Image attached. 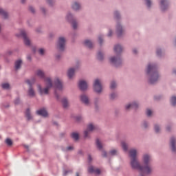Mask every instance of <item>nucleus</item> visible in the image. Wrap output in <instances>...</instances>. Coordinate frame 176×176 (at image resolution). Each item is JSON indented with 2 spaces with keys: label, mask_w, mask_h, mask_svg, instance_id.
Returning a JSON list of instances; mask_svg holds the SVG:
<instances>
[{
  "label": "nucleus",
  "mask_w": 176,
  "mask_h": 176,
  "mask_svg": "<svg viewBox=\"0 0 176 176\" xmlns=\"http://www.w3.org/2000/svg\"><path fill=\"white\" fill-rule=\"evenodd\" d=\"M129 156L131 157V167L133 170H139L141 171L140 176H144V174H151L152 170L149 167V162H151V155L145 154L143 155V162L144 166L140 164L137 160V150L132 149L129 151Z\"/></svg>",
  "instance_id": "obj_1"
},
{
  "label": "nucleus",
  "mask_w": 176,
  "mask_h": 176,
  "mask_svg": "<svg viewBox=\"0 0 176 176\" xmlns=\"http://www.w3.org/2000/svg\"><path fill=\"white\" fill-rule=\"evenodd\" d=\"M146 74L148 76V83L150 85H155L159 80V78H160L159 72H157V64L148 63Z\"/></svg>",
  "instance_id": "obj_2"
},
{
  "label": "nucleus",
  "mask_w": 176,
  "mask_h": 176,
  "mask_svg": "<svg viewBox=\"0 0 176 176\" xmlns=\"http://www.w3.org/2000/svg\"><path fill=\"white\" fill-rule=\"evenodd\" d=\"M122 52H123L122 45L119 44L116 45L114 46V52L116 55L109 58L111 64L114 67H116V68L122 65Z\"/></svg>",
  "instance_id": "obj_3"
},
{
  "label": "nucleus",
  "mask_w": 176,
  "mask_h": 176,
  "mask_svg": "<svg viewBox=\"0 0 176 176\" xmlns=\"http://www.w3.org/2000/svg\"><path fill=\"white\" fill-rule=\"evenodd\" d=\"M45 82H47V84L45 88L42 89V86L41 85H38V89L40 94H49V90L53 87V82H52V79L50 78H47L45 79Z\"/></svg>",
  "instance_id": "obj_4"
},
{
  "label": "nucleus",
  "mask_w": 176,
  "mask_h": 176,
  "mask_svg": "<svg viewBox=\"0 0 176 176\" xmlns=\"http://www.w3.org/2000/svg\"><path fill=\"white\" fill-rule=\"evenodd\" d=\"M25 82L27 83V85H29V89L28 91V94L29 97H35V91L32 87V85H34L35 82H36V78L35 77H32L31 80L27 79L25 80Z\"/></svg>",
  "instance_id": "obj_5"
},
{
  "label": "nucleus",
  "mask_w": 176,
  "mask_h": 176,
  "mask_svg": "<svg viewBox=\"0 0 176 176\" xmlns=\"http://www.w3.org/2000/svg\"><path fill=\"white\" fill-rule=\"evenodd\" d=\"M16 36L17 38H23V42L26 46H30L31 45V41L30 38L27 36V33H25V30H21L19 34H16Z\"/></svg>",
  "instance_id": "obj_6"
},
{
  "label": "nucleus",
  "mask_w": 176,
  "mask_h": 176,
  "mask_svg": "<svg viewBox=\"0 0 176 176\" xmlns=\"http://www.w3.org/2000/svg\"><path fill=\"white\" fill-rule=\"evenodd\" d=\"M67 21L72 24L74 30L78 28V23H76V19H74V16L71 13H68L66 17Z\"/></svg>",
  "instance_id": "obj_7"
},
{
  "label": "nucleus",
  "mask_w": 176,
  "mask_h": 176,
  "mask_svg": "<svg viewBox=\"0 0 176 176\" xmlns=\"http://www.w3.org/2000/svg\"><path fill=\"white\" fill-rule=\"evenodd\" d=\"M57 48L58 49L59 52H64L65 49V38L59 37L58 40Z\"/></svg>",
  "instance_id": "obj_8"
},
{
  "label": "nucleus",
  "mask_w": 176,
  "mask_h": 176,
  "mask_svg": "<svg viewBox=\"0 0 176 176\" xmlns=\"http://www.w3.org/2000/svg\"><path fill=\"white\" fill-rule=\"evenodd\" d=\"M94 90L98 94H100L102 91V85L100 82V80L96 79L94 83Z\"/></svg>",
  "instance_id": "obj_9"
},
{
  "label": "nucleus",
  "mask_w": 176,
  "mask_h": 176,
  "mask_svg": "<svg viewBox=\"0 0 176 176\" xmlns=\"http://www.w3.org/2000/svg\"><path fill=\"white\" fill-rule=\"evenodd\" d=\"M78 87L81 91H86L87 90V82L85 80H80Z\"/></svg>",
  "instance_id": "obj_10"
},
{
  "label": "nucleus",
  "mask_w": 176,
  "mask_h": 176,
  "mask_svg": "<svg viewBox=\"0 0 176 176\" xmlns=\"http://www.w3.org/2000/svg\"><path fill=\"white\" fill-rule=\"evenodd\" d=\"M116 34L118 38H121L122 35H123V28L122 27V25H120V23L118 22L117 23L116 26Z\"/></svg>",
  "instance_id": "obj_11"
},
{
  "label": "nucleus",
  "mask_w": 176,
  "mask_h": 176,
  "mask_svg": "<svg viewBox=\"0 0 176 176\" xmlns=\"http://www.w3.org/2000/svg\"><path fill=\"white\" fill-rule=\"evenodd\" d=\"M160 8L162 12H164L168 9V1L167 0H161L160 1Z\"/></svg>",
  "instance_id": "obj_12"
},
{
  "label": "nucleus",
  "mask_w": 176,
  "mask_h": 176,
  "mask_svg": "<svg viewBox=\"0 0 176 176\" xmlns=\"http://www.w3.org/2000/svg\"><path fill=\"white\" fill-rule=\"evenodd\" d=\"M170 145L172 152L176 153V139L174 137L170 138Z\"/></svg>",
  "instance_id": "obj_13"
},
{
  "label": "nucleus",
  "mask_w": 176,
  "mask_h": 176,
  "mask_svg": "<svg viewBox=\"0 0 176 176\" xmlns=\"http://www.w3.org/2000/svg\"><path fill=\"white\" fill-rule=\"evenodd\" d=\"M55 89L58 90H63V82L60 80L59 78H56L54 82Z\"/></svg>",
  "instance_id": "obj_14"
},
{
  "label": "nucleus",
  "mask_w": 176,
  "mask_h": 176,
  "mask_svg": "<svg viewBox=\"0 0 176 176\" xmlns=\"http://www.w3.org/2000/svg\"><path fill=\"white\" fill-rule=\"evenodd\" d=\"M131 108L132 109H138V103L136 102H133L132 103H130L125 107V109H130Z\"/></svg>",
  "instance_id": "obj_15"
},
{
  "label": "nucleus",
  "mask_w": 176,
  "mask_h": 176,
  "mask_svg": "<svg viewBox=\"0 0 176 176\" xmlns=\"http://www.w3.org/2000/svg\"><path fill=\"white\" fill-rule=\"evenodd\" d=\"M36 113L39 116H43V118H46L47 117V111H46V109H41L39 110H38L36 111Z\"/></svg>",
  "instance_id": "obj_16"
},
{
  "label": "nucleus",
  "mask_w": 176,
  "mask_h": 176,
  "mask_svg": "<svg viewBox=\"0 0 176 176\" xmlns=\"http://www.w3.org/2000/svg\"><path fill=\"white\" fill-rule=\"evenodd\" d=\"M80 101L83 102L85 105H89V97L86 94H82L80 97Z\"/></svg>",
  "instance_id": "obj_17"
},
{
  "label": "nucleus",
  "mask_w": 176,
  "mask_h": 176,
  "mask_svg": "<svg viewBox=\"0 0 176 176\" xmlns=\"http://www.w3.org/2000/svg\"><path fill=\"white\" fill-rule=\"evenodd\" d=\"M23 64V60L21 59H19L14 63V68L15 71H19L20 68H21V65Z\"/></svg>",
  "instance_id": "obj_18"
},
{
  "label": "nucleus",
  "mask_w": 176,
  "mask_h": 176,
  "mask_svg": "<svg viewBox=\"0 0 176 176\" xmlns=\"http://www.w3.org/2000/svg\"><path fill=\"white\" fill-rule=\"evenodd\" d=\"M88 172L89 174H93V173H95V174H97L98 175L101 174V170L100 169H95L93 166L89 168Z\"/></svg>",
  "instance_id": "obj_19"
},
{
  "label": "nucleus",
  "mask_w": 176,
  "mask_h": 176,
  "mask_svg": "<svg viewBox=\"0 0 176 176\" xmlns=\"http://www.w3.org/2000/svg\"><path fill=\"white\" fill-rule=\"evenodd\" d=\"M74 75H75V69L70 68L67 72V76L69 79H72V78H74Z\"/></svg>",
  "instance_id": "obj_20"
},
{
  "label": "nucleus",
  "mask_w": 176,
  "mask_h": 176,
  "mask_svg": "<svg viewBox=\"0 0 176 176\" xmlns=\"http://www.w3.org/2000/svg\"><path fill=\"white\" fill-rule=\"evenodd\" d=\"M25 116L27 120H31V119H32V116H31V111L30 110V108L26 109L25 112Z\"/></svg>",
  "instance_id": "obj_21"
},
{
  "label": "nucleus",
  "mask_w": 176,
  "mask_h": 176,
  "mask_svg": "<svg viewBox=\"0 0 176 176\" xmlns=\"http://www.w3.org/2000/svg\"><path fill=\"white\" fill-rule=\"evenodd\" d=\"M84 45L88 47V49H93V43L90 40H85L84 41Z\"/></svg>",
  "instance_id": "obj_22"
},
{
  "label": "nucleus",
  "mask_w": 176,
  "mask_h": 176,
  "mask_svg": "<svg viewBox=\"0 0 176 176\" xmlns=\"http://www.w3.org/2000/svg\"><path fill=\"white\" fill-rule=\"evenodd\" d=\"M72 8L73 9V10H79V9H80V4L76 1H75L74 3H72Z\"/></svg>",
  "instance_id": "obj_23"
},
{
  "label": "nucleus",
  "mask_w": 176,
  "mask_h": 176,
  "mask_svg": "<svg viewBox=\"0 0 176 176\" xmlns=\"http://www.w3.org/2000/svg\"><path fill=\"white\" fill-rule=\"evenodd\" d=\"M36 75L38 78H41V79H45V72H43V71L38 70L36 72Z\"/></svg>",
  "instance_id": "obj_24"
},
{
  "label": "nucleus",
  "mask_w": 176,
  "mask_h": 176,
  "mask_svg": "<svg viewBox=\"0 0 176 176\" xmlns=\"http://www.w3.org/2000/svg\"><path fill=\"white\" fill-rule=\"evenodd\" d=\"M71 137L74 141H78L79 140V133L74 132L71 134Z\"/></svg>",
  "instance_id": "obj_25"
},
{
  "label": "nucleus",
  "mask_w": 176,
  "mask_h": 176,
  "mask_svg": "<svg viewBox=\"0 0 176 176\" xmlns=\"http://www.w3.org/2000/svg\"><path fill=\"white\" fill-rule=\"evenodd\" d=\"M114 19L117 21H119V20H120L121 16H120V13L119 12V11L114 12Z\"/></svg>",
  "instance_id": "obj_26"
},
{
  "label": "nucleus",
  "mask_w": 176,
  "mask_h": 176,
  "mask_svg": "<svg viewBox=\"0 0 176 176\" xmlns=\"http://www.w3.org/2000/svg\"><path fill=\"white\" fill-rule=\"evenodd\" d=\"M62 104H63V108H67L68 107V99H67V98H64L62 100Z\"/></svg>",
  "instance_id": "obj_27"
},
{
  "label": "nucleus",
  "mask_w": 176,
  "mask_h": 176,
  "mask_svg": "<svg viewBox=\"0 0 176 176\" xmlns=\"http://www.w3.org/2000/svg\"><path fill=\"white\" fill-rule=\"evenodd\" d=\"M97 58L99 60V61H102V60H104V54L101 53V51L98 52Z\"/></svg>",
  "instance_id": "obj_28"
},
{
  "label": "nucleus",
  "mask_w": 176,
  "mask_h": 176,
  "mask_svg": "<svg viewBox=\"0 0 176 176\" xmlns=\"http://www.w3.org/2000/svg\"><path fill=\"white\" fill-rule=\"evenodd\" d=\"M0 14H1L5 19H8V12H5L3 9H0Z\"/></svg>",
  "instance_id": "obj_29"
},
{
  "label": "nucleus",
  "mask_w": 176,
  "mask_h": 176,
  "mask_svg": "<svg viewBox=\"0 0 176 176\" xmlns=\"http://www.w3.org/2000/svg\"><path fill=\"white\" fill-rule=\"evenodd\" d=\"M96 146L99 151L102 149V144H101V142H100V139H96Z\"/></svg>",
  "instance_id": "obj_30"
},
{
  "label": "nucleus",
  "mask_w": 176,
  "mask_h": 176,
  "mask_svg": "<svg viewBox=\"0 0 176 176\" xmlns=\"http://www.w3.org/2000/svg\"><path fill=\"white\" fill-rule=\"evenodd\" d=\"M170 104L173 107L176 105V96H172L170 98Z\"/></svg>",
  "instance_id": "obj_31"
},
{
  "label": "nucleus",
  "mask_w": 176,
  "mask_h": 176,
  "mask_svg": "<svg viewBox=\"0 0 176 176\" xmlns=\"http://www.w3.org/2000/svg\"><path fill=\"white\" fill-rule=\"evenodd\" d=\"M1 87H2V89H4L5 90H9V89L10 87V85H9V83H3L1 85Z\"/></svg>",
  "instance_id": "obj_32"
},
{
  "label": "nucleus",
  "mask_w": 176,
  "mask_h": 176,
  "mask_svg": "<svg viewBox=\"0 0 176 176\" xmlns=\"http://www.w3.org/2000/svg\"><path fill=\"white\" fill-rule=\"evenodd\" d=\"M121 145H122V148L124 149V151L125 152H127V151H128V149H129V148L127 147V144H126V142H122L121 143Z\"/></svg>",
  "instance_id": "obj_33"
},
{
  "label": "nucleus",
  "mask_w": 176,
  "mask_h": 176,
  "mask_svg": "<svg viewBox=\"0 0 176 176\" xmlns=\"http://www.w3.org/2000/svg\"><path fill=\"white\" fill-rule=\"evenodd\" d=\"M6 144L8 146H12V145H13V142L12 141V140H10V138H7L6 140Z\"/></svg>",
  "instance_id": "obj_34"
},
{
  "label": "nucleus",
  "mask_w": 176,
  "mask_h": 176,
  "mask_svg": "<svg viewBox=\"0 0 176 176\" xmlns=\"http://www.w3.org/2000/svg\"><path fill=\"white\" fill-rule=\"evenodd\" d=\"M110 89L111 90H113V89H116V82L111 81V82L110 84Z\"/></svg>",
  "instance_id": "obj_35"
},
{
  "label": "nucleus",
  "mask_w": 176,
  "mask_h": 176,
  "mask_svg": "<svg viewBox=\"0 0 176 176\" xmlns=\"http://www.w3.org/2000/svg\"><path fill=\"white\" fill-rule=\"evenodd\" d=\"M96 129V127L94 126V125H93L92 124H89L87 126V130L88 131H93V130H94Z\"/></svg>",
  "instance_id": "obj_36"
},
{
  "label": "nucleus",
  "mask_w": 176,
  "mask_h": 176,
  "mask_svg": "<svg viewBox=\"0 0 176 176\" xmlns=\"http://www.w3.org/2000/svg\"><path fill=\"white\" fill-rule=\"evenodd\" d=\"M146 2V5L148 9H151V6H152V1L151 0H144Z\"/></svg>",
  "instance_id": "obj_37"
},
{
  "label": "nucleus",
  "mask_w": 176,
  "mask_h": 176,
  "mask_svg": "<svg viewBox=\"0 0 176 176\" xmlns=\"http://www.w3.org/2000/svg\"><path fill=\"white\" fill-rule=\"evenodd\" d=\"M118 96V94H116V93L113 92L110 94V100H115V98H116V97Z\"/></svg>",
  "instance_id": "obj_38"
},
{
  "label": "nucleus",
  "mask_w": 176,
  "mask_h": 176,
  "mask_svg": "<svg viewBox=\"0 0 176 176\" xmlns=\"http://www.w3.org/2000/svg\"><path fill=\"white\" fill-rule=\"evenodd\" d=\"M156 54L158 57H162V49L157 48L156 51Z\"/></svg>",
  "instance_id": "obj_39"
},
{
  "label": "nucleus",
  "mask_w": 176,
  "mask_h": 176,
  "mask_svg": "<svg viewBox=\"0 0 176 176\" xmlns=\"http://www.w3.org/2000/svg\"><path fill=\"white\" fill-rule=\"evenodd\" d=\"M154 130H155V133H159L160 131V126H159L157 124H155Z\"/></svg>",
  "instance_id": "obj_40"
},
{
  "label": "nucleus",
  "mask_w": 176,
  "mask_h": 176,
  "mask_svg": "<svg viewBox=\"0 0 176 176\" xmlns=\"http://www.w3.org/2000/svg\"><path fill=\"white\" fill-rule=\"evenodd\" d=\"M98 42L101 46L102 45V42H104V38H103L102 36L100 35L98 36Z\"/></svg>",
  "instance_id": "obj_41"
},
{
  "label": "nucleus",
  "mask_w": 176,
  "mask_h": 176,
  "mask_svg": "<svg viewBox=\"0 0 176 176\" xmlns=\"http://www.w3.org/2000/svg\"><path fill=\"white\" fill-rule=\"evenodd\" d=\"M38 53L40 56H44L45 54V50L43 48H40L38 50Z\"/></svg>",
  "instance_id": "obj_42"
},
{
  "label": "nucleus",
  "mask_w": 176,
  "mask_h": 176,
  "mask_svg": "<svg viewBox=\"0 0 176 176\" xmlns=\"http://www.w3.org/2000/svg\"><path fill=\"white\" fill-rule=\"evenodd\" d=\"M72 173V170H65L63 171V175L65 176V175H68V174Z\"/></svg>",
  "instance_id": "obj_43"
},
{
  "label": "nucleus",
  "mask_w": 176,
  "mask_h": 176,
  "mask_svg": "<svg viewBox=\"0 0 176 176\" xmlns=\"http://www.w3.org/2000/svg\"><path fill=\"white\" fill-rule=\"evenodd\" d=\"M117 151L116 150H111L109 151V155H111V156H115L116 155Z\"/></svg>",
  "instance_id": "obj_44"
},
{
  "label": "nucleus",
  "mask_w": 176,
  "mask_h": 176,
  "mask_svg": "<svg viewBox=\"0 0 176 176\" xmlns=\"http://www.w3.org/2000/svg\"><path fill=\"white\" fill-rule=\"evenodd\" d=\"M54 96L57 100V101H60V95L58 94L57 91H54Z\"/></svg>",
  "instance_id": "obj_45"
},
{
  "label": "nucleus",
  "mask_w": 176,
  "mask_h": 176,
  "mask_svg": "<svg viewBox=\"0 0 176 176\" xmlns=\"http://www.w3.org/2000/svg\"><path fill=\"white\" fill-rule=\"evenodd\" d=\"M47 3H48L50 6H53V4L54 3V0H47Z\"/></svg>",
  "instance_id": "obj_46"
},
{
  "label": "nucleus",
  "mask_w": 176,
  "mask_h": 176,
  "mask_svg": "<svg viewBox=\"0 0 176 176\" xmlns=\"http://www.w3.org/2000/svg\"><path fill=\"white\" fill-rule=\"evenodd\" d=\"M76 122H80L82 120V116H77L75 117Z\"/></svg>",
  "instance_id": "obj_47"
},
{
  "label": "nucleus",
  "mask_w": 176,
  "mask_h": 176,
  "mask_svg": "<svg viewBox=\"0 0 176 176\" xmlns=\"http://www.w3.org/2000/svg\"><path fill=\"white\" fill-rule=\"evenodd\" d=\"M29 10L31 12V13H33V14L35 13V8H34V7L32 6H29Z\"/></svg>",
  "instance_id": "obj_48"
},
{
  "label": "nucleus",
  "mask_w": 176,
  "mask_h": 176,
  "mask_svg": "<svg viewBox=\"0 0 176 176\" xmlns=\"http://www.w3.org/2000/svg\"><path fill=\"white\" fill-rule=\"evenodd\" d=\"M14 104L15 105H19L20 104V98H16V100H14Z\"/></svg>",
  "instance_id": "obj_49"
},
{
  "label": "nucleus",
  "mask_w": 176,
  "mask_h": 176,
  "mask_svg": "<svg viewBox=\"0 0 176 176\" xmlns=\"http://www.w3.org/2000/svg\"><path fill=\"white\" fill-rule=\"evenodd\" d=\"M146 115H147V116H152V110H151V109H147V111H146Z\"/></svg>",
  "instance_id": "obj_50"
},
{
  "label": "nucleus",
  "mask_w": 176,
  "mask_h": 176,
  "mask_svg": "<svg viewBox=\"0 0 176 176\" xmlns=\"http://www.w3.org/2000/svg\"><path fill=\"white\" fill-rule=\"evenodd\" d=\"M89 135V131H84V138H87Z\"/></svg>",
  "instance_id": "obj_51"
},
{
  "label": "nucleus",
  "mask_w": 176,
  "mask_h": 176,
  "mask_svg": "<svg viewBox=\"0 0 176 176\" xmlns=\"http://www.w3.org/2000/svg\"><path fill=\"white\" fill-rule=\"evenodd\" d=\"M143 127H144V129H148V122L146 121H144Z\"/></svg>",
  "instance_id": "obj_52"
},
{
  "label": "nucleus",
  "mask_w": 176,
  "mask_h": 176,
  "mask_svg": "<svg viewBox=\"0 0 176 176\" xmlns=\"http://www.w3.org/2000/svg\"><path fill=\"white\" fill-rule=\"evenodd\" d=\"M92 160H93V158L91 157V155H88V162H89V163H91Z\"/></svg>",
  "instance_id": "obj_53"
},
{
  "label": "nucleus",
  "mask_w": 176,
  "mask_h": 176,
  "mask_svg": "<svg viewBox=\"0 0 176 176\" xmlns=\"http://www.w3.org/2000/svg\"><path fill=\"white\" fill-rule=\"evenodd\" d=\"M102 156L103 157H108V153H107V151H103Z\"/></svg>",
  "instance_id": "obj_54"
},
{
  "label": "nucleus",
  "mask_w": 176,
  "mask_h": 176,
  "mask_svg": "<svg viewBox=\"0 0 176 176\" xmlns=\"http://www.w3.org/2000/svg\"><path fill=\"white\" fill-rule=\"evenodd\" d=\"M12 53L13 52H12L11 50H8L7 51L6 54L7 56H12Z\"/></svg>",
  "instance_id": "obj_55"
},
{
  "label": "nucleus",
  "mask_w": 176,
  "mask_h": 176,
  "mask_svg": "<svg viewBox=\"0 0 176 176\" xmlns=\"http://www.w3.org/2000/svg\"><path fill=\"white\" fill-rule=\"evenodd\" d=\"M41 10L43 13V14H46V9H45V8H41Z\"/></svg>",
  "instance_id": "obj_56"
},
{
  "label": "nucleus",
  "mask_w": 176,
  "mask_h": 176,
  "mask_svg": "<svg viewBox=\"0 0 176 176\" xmlns=\"http://www.w3.org/2000/svg\"><path fill=\"white\" fill-rule=\"evenodd\" d=\"M166 131H171V125H168L166 126Z\"/></svg>",
  "instance_id": "obj_57"
},
{
  "label": "nucleus",
  "mask_w": 176,
  "mask_h": 176,
  "mask_svg": "<svg viewBox=\"0 0 176 176\" xmlns=\"http://www.w3.org/2000/svg\"><path fill=\"white\" fill-rule=\"evenodd\" d=\"M27 60H28V61H31V60H32V58L31 57V55H28Z\"/></svg>",
  "instance_id": "obj_58"
},
{
  "label": "nucleus",
  "mask_w": 176,
  "mask_h": 176,
  "mask_svg": "<svg viewBox=\"0 0 176 176\" xmlns=\"http://www.w3.org/2000/svg\"><path fill=\"white\" fill-rule=\"evenodd\" d=\"M161 98H162V96H156L154 97L155 100H160Z\"/></svg>",
  "instance_id": "obj_59"
},
{
  "label": "nucleus",
  "mask_w": 176,
  "mask_h": 176,
  "mask_svg": "<svg viewBox=\"0 0 176 176\" xmlns=\"http://www.w3.org/2000/svg\"><path fill=\"white\" fill-rule=\"evenodd\" d=\"M108 36H112V30H109V33L107 34Z\"/></svg>",
  "instance_id": "obj_60"
},
{
  "label": "nucleus",
  "mask_w": 176,
  "mask_h": 176,
  "mask_svg": "<svg viewBox=\"0 0 176 176\" xmlns=\"http://www.w3.org/2000/svg\"><path fill=\"white\" fill-rule=\"evenodd\" d=\"M72 149H74L73 146H69L67 147V151H72Z\"/></svg>",
  "instance_id": "obj_61"
},
{
  "label": "nucleus",
  "mask_w": 176,
  "mask_h": 176,
  "mask_svg": "<svg viewBox=\"0 0 176 176\" xmlns=\"http://www.w3.org/2000/svg\"><path fill=\"white\" fill-rule=\"evenodd\" d=\"M56 60H60V58H61V55L60 54H57L56 56Z\"/></svg>",
  "instance_id": "obj_62"
},
{
  "label": "nucleus",
  "mask_w": 176,
  "mask_h": 176,
  "mask_svg": "<svg viewBox=\"0 0 176 176\" xmlns=\"http://www.w3.org/2000/svg\"><path fill=\"white\" fill-rule=\"evenodd\" d=\"M97 104H98V98H96L95 99V105H96V107H97Z\"/></svg>",
  "instance_id": "obj_63"
},
{
  "label": "nucleus",
  "mask_w": 176,
  "mask_h": 176,
  "mask_svg": "<svg viewBox=\"0 0 176 176\" xmlns=\"http://www.w3.org/2000/svg\"><path fill=\"white\" fill-rule=\"evenodd\" d=\"M133 54H137V53H138V51H137V49H133Z\"/></svg>",
  "instance_id": "obj_64"
}]
</instances>
